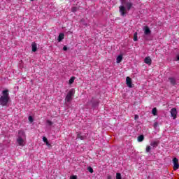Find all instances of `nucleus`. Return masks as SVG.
I'll use <instances>...</instances> for the list:
<instances>
[{"label": "nucleus", "mask_w": 179, "mask_h": 179, "mask_svg": "<svg viewBox=\"0 0 179 179\" xmlns=\"http://www.w3.org/2000/svg\"><path fill=\"white\" fill-rule=\"evenodd\" d=\"M122 59H123V57H122V55H120L117 57L116 58V62L117 64H120V62H122Z\"/></svg>", "instance_id": "nucleus-10"}, {"label": "nucleus", "mask_w": 179, "mask_h": 179, "mask_svg": "<svg viewBox=\"0 0 179 179\" xmlns=\"http://www.w3.org/2000/svg\"><path fill=\"white\" fill-rule=\"evenodd\" d=\"M132 8V3L130 1H123L121 6L119 7V12L122 17H124L125 15L129 12V10Z\"/></svg>", "instance_id": "nucleus-1"}, {"label": "nucleus", "mask_w": 179, "mask_h": 179, "mask_svg": "<svg viewBox=\"0 0 179 179\" xmlns=\"http://www.w3.org/2000/svg\"><path fill=\"white\" fill-rule=\"evenodd\" d=\"M107 178L108 179H111V176H108Z\"/></svg>", "instance_id": "nucleus-30"}, {"label": "nucleus", "mask_w": 179, "mask_h": 179, "mask_svg": "<svg viewBox=\"0 0 179 179\" xmlns=\"http://www.w3.org/2000/svg\"><path fill=\"white\" fill-rule=\"evenodd\" d=\"M177 61H179V55L177 56Z\"/></svg>", "instance_id": "nucleus-31"}, {"label": "nucleus", "mask_w": 179, "mask_h": 179, "mask_svg": "<svg viewBox=\"0 0 179 179\" xmlns=\"http://www.w3.org/2000/svg\"><path fill=\"white\" fill-rule=\"evenodd\" d=\"M126 85L130 88L132 87V79H131V78H126Z\"/></svg>", "instance_id": "nucleus-7"}, {"label": "nucleus", "mask_w": 179, "mask_h": 179, "mask_svg": "<svg viewBox=\"0 0 179 179\" xmlns=\"http://www.w3.org/2000/svg\"><path fill=\"white\" fill-rule=\"evenodd\" d=\"M31 1H33V0H31Z\"/></svg>", "instance_id": "nucleus-33"}, {"label": "nucleus", "mask_w": 179, "mask_h": 179, "mask_svg": "<svg viewBox=\"0 0 179 179\" xmlns=\"http://www.w3.org/2000/svg\"><path fill=\"white\" fill-rule=\"evenodd\" d=\"M43 141L44 143H45V145L48 146V148H51V144L48 142V139H47L45 137H43Z\"/></svg>", "instance_id": "nucleus-12"}, {"label": "nucleus", "mask_w": 179, "mask_h": 179, "mask_svg": "<svg viewBox=\"0 0 179 179\" xmlns=\"http://www.w3.org/2000/svg\"><path fill=\"white\" fill-rule=\"evenodd\" d=\"M26 133L23 130L18 131V135L17 137V143L18 146H24L26 145Z\"/></svg>", "instance_id": "nucleus-3"}, {"label": "nucleus", "mask_w": 179, "mask_h": 179, "mask_svg": "<svg viewBox=\"0 0 179 179\" xmlns=\"http://www.w3.org/2000/svg\"><path fill=\"white\" fill-rule=\"evenodd\" d=\"M150 149H151V148H150V146H149V145L147 146V148H146V152H150Z\"/></svg>", "instance_id": "nucleus-26"}, {"label": "nucleus", "mask_w": 179, "mask_h": 179, "mask_svg": "<svg viewBox=\"0 0 179 179\" xmlns=\"http://www.w3.org/2000/svg\"><path fill=\"white\" fill-rule=\"evenodd\" d=\"M64 51H66L68 50V48L66 46L63 47Z\"/></svg>", "instance_id": "nucleus-28"}, {"label": "nucleus", "mask_w": 179, "mask_h": 179, "mask_svg": "<svg viewBox=\"0 0 179 179\" xmlns=\"http://www.w3.org/2000/svg\"><path fill=\"white\" fill-rule=\"evenodd\" d=\"M138 41V32L134 33V41Z\"/></svg>", "instance_id": "nucleus-20"}, {"label": "nucleus", "mask_w": 179, "mask_h": 179, "mask_svg": "<svg viewBox=\"0 0 179 179\" xmlns=\"http://www.w3.org/2000/svg\"><path fill=\"white\" fill-rule=\"evenodd\" d=\"M46 122L48 125H49V127H51V125H52V122H51L50 120H47Z\"/></svg>", "instance_id": "nucleus-23"}, {"label": "nucleus", "mask_w": 179, "mask_h": 179, "mask_svg": "<svg viewBox=\"0 0 179 179\" xmlns=\"http://www.w3.org/2000/svg\"><path fill=\"white\" fill-rule=\"evenodd\" d=\"M10 100V96H9V90H4L1 92L0 95V104L2 107L8 106Z\"/></svg>", "instance_id": "nucleus-2"}, {"label": "nucleus", "mask_w": 179, "mask_h": 179, "mask_svg": "<svg viewBox=\"0 0 179 179\" xmlns=\"http://www.w3.org/2000/svg\"><path fill=\"white\" fill-rule=\"evenodd\" d=\"M122 1H125V0H122Z\"/></svg>", "instance_id": "nucleus-32"}, {"label": "nucleus", "mask_w": 179, "mask_h": 179, "mask_svg": "<svg viewBox=\"0 0 179 179\" xmlns=\"http://www.w3.org/2000/svg\"><path fill=\"white\" fill-rule=\"evenodd\" d=\"M64 38H65V34H64V33L59 34L58 38H57L59 43H61V41H62L64 40Z\"/></svg>", "instance_id": "nucleus-9"}, {"label": "nucleus", "mask_w": 179, "mask_h": 179, "mask_svg": "<svg viewBox=\"0 0 179 179\" xmlns=\"http://www.w3.org/2000/svg\"><path fill=\"white\" fill-rule=\"evenodd\" d=\"M116 179H122L120 173H116Z\"/></svg>", "instance_id": "nucleus-22"}, {"label": "nucleus", "mask_w": 179, "mask_h": 179, "mask_svg": "<svg viewBox=\"0 0 179 179\" xmlns=\"http://www.w3.org/2000/svg\"><path fill=\"white\" fill-rule=\"evenodd\" d=\"M78 10V7H73L72 8H71V11L72 12H76Z\"/></svg>", "instance_id": "nucleus-24"}, {"label": "nucleus", "mask_w": 179, "mask_h": 179, "mask_svg": "<svg viewBox=\"0 0 179 179\" xmlns=\"http://www.w3.org/2000/svg\"><path fill=\"white\" fill-rule=\"evenodd\" d=\"M171 117L173 118V120H176L177 118V114H178V111H177V108H173L170 110Z\"/></svg>", "instance_id": "nucleus-5"}, {"label": "nucleus", "mask_w": 179, "mask_h": 179, "mask_svg": "<svg viewBox=\"0 0 179 179\" xmlns=\"http://www.w3.org/2000/svg\"><path fill=\"white\" fill-rule=\"evenodd\" d=\"M173 170H178L179 168V164H178V159L177 158H173Z\"/></svg>", "instance_id": "nucleus-6"}, {"label": "nucleus", "mask_w": 179, "mask_h": 179, "mask_svg": "<svg viewBox=\"0 0 179 179\" xmlns=\"http://www.w3.org/2000/svg\"><path fill=\"white\" fill-rule=\"evenodd\" d=\"M75 82V77H71L70 80H69V85H72Z\"/></svg>", "instance_id": "nucleus-18"}, {"label": "nucleus", "mask_w": 179, "mask_h": 179, "mask_svg": "<svg viewBox=\"0 0 179 179\" xmlns=\"http://www.w3.org/2000/svg\"><path fill=\"white\" fill-rule=\"evenodd\" d=\"M77 138H78V139H81V141H83V139H85V136H82L81 134H78L77 135Z\"/></svg>", "instance_id": "nucleus-19"}, {"label": "nucleus", "mask_w": 179, "mask_h": 179, "mask_svg": "<svg viewBox=\"0 0 179 179\" xmlns=\"http://www.w3.org/2000/svg\"><path fill=\"white\" fill-rule=\"evenodd\" d=\"M169 80H170L171 85H176V78L171 77L169 78Z\"/></svg>", "instance_id": "nucleus-16"}, {"label": "nucleus", "mask_w": 179, "mask_h": 179, "mask_svg": "<svg viewBox=\"0 0 179 179\" xmlns=\"http://www.w3.org/2000/svg\"><path fill=\"white\" fill-rule=\"evenodd\" d=\"M150 145L152 146H153V148H157L158 145H159V141H152Z\"/></svg>", "instance_id": "nucleus-13"}, {"label": "nucleus", "mask_w": 179, "mask_h": 179, "mask_svg": "<svg viewBox=\"0 0 179 179\" xmlns=\"http://www.w3.org/2000/svg\"><path fill=\"white\" fill-rule=\"evenodd\" d=\"M73 96H75V89H71V90L69 91L65 97L66 103H71V101H72Z\"/></svg>", "instance_id": "nucleus-4"}, {"label": "nucleus", "mask_w": 179, "mask_h": 179, "mask_svg": "<svg viewBox=\"0 0 179 179\" xmlns=\"http://www.w3.org/2000/svg\"><path fill=\"white\" fill-rule=\"evenodd\" d=\"M143 139H145L143 135H140L138 137V142H143Z\"/></svg>", "instance_id": "nucleus-15"}, {"label": "nucleus", "mask_w": 179, "mask_h": 179, "mask_svg": "<svg viewBox=\"0 0 179 179\" xmlns=\"http://www.w3.org/2000/svg\"><path fill=\"white\" fill-rule=\"evenodd\" d=\"M28 120H29V122H33V121H34L33 117H31V116H29Z\"/></svg>", "instance_id": "nucleus-25"}, {"label": "nucleus", "mask_w": 179, "mask_h": 179, "mask_svg": "<svg viewBox=\"0 0 179 179\" xmlns=\"http://www.w3.org/2000/svg\"><path fill=\"white\" fill-rule=\"evenodd\" d=\"M87 171L90 172V173H91V174H92V173H93V168H92V166H88L87 167Z\"/></svg>", "instance_id": "nucleus-21"}, {"label": "nucleus", "mask_w": 179, "mask_h": 179, "mask_svg": "<svg viewBox=\"0 0 179 179\" xmlns=\"http://www.w3.org/2000/svg\"><path fill=\"white\" fill-rule=\"evenodd\" d=\"M152 115H157V108H154L152 110Z\"/></svg>", "instance_id": "nucleus-17"}, {"label": "nucleus", "mask_w": 179, "mask_h": 179, "mask_svg": "<svg viewBox=\"0 0 179 179\" xmlns=\"http://www.w3.org/2000/svg\"><path fill=\"white\" fill-rule=\"evenodd\" d=\"M31 48L33 52H36L37 51V43L35 42L32 43Z\"/></svg>", "instance_id": "nucleus-11"}, {"label": "nucleus", "mask_w": 179, "mask_h": 179, "mask_svg": "<svg viewBox=\"0 0 179 179\" xmlns=\"http://www.w3.org/2000/svg\"><path fill=\"white\" fill-rule=\"evenodd\" d=\"M158 125H159V124L157 122H155V123H154L153 127H154V128H156Z\"/></svg>", "instance_id": "nucleus-27"}, {"label": "nucleus", "mask_w": 179, "mask_h": 179, "mask_svg": "<svg viewBox=\"0 0 179 179\" xmlns=\"http://www.w3.org/2000/svg\"><path fill=\"white\" fill-rule=\"evenodd\" d=\"M144 33L145 34L148 35V34H150V29L148 27H145L144 28Z\"/></svg>", "instance_id": "nucleus-14"}, {"label": "nucleus", "mask_w": 179, "mask_h": 179, "mask_svg": "<svg viewBox=\"0 0 179 179\" xmlns=\"http://www.w3.org/2000/svg\"><path fill=\"white\" fill-rule=\"evenodd\" d=\"M145 64H147V65H152V59L150 57H147L144 59Z\"/></svg>", "instance_id": "nucleus-8"}, {"label": "nucleus", "mask_w": 179, "mask_h": 179, "mask_svg": "<svg viewBox=\"0 0 179 179\" xmlns=\"http://www.w3.org/2000/svg\"><path fill=\"white\" fill-rule=\"evenodd\" d=\"M138 118H139V116H138V115H136L134 116V119H135V120H138Z\"/></svg>", "instance_id": "nucleus-29"}]
</instances>
